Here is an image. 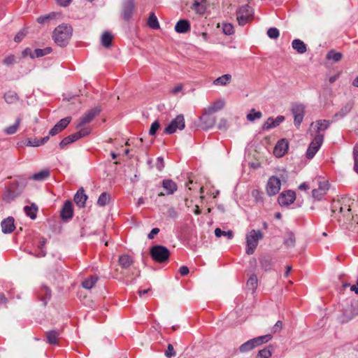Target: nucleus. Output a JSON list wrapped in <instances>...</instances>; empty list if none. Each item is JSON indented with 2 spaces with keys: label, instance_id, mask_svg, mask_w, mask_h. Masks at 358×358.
Instances as JSON below:
<instances>
[{
  "label": "nucleus",
  "instance_id": "obj_1",
  "mask_svg": "<svg viewBox=\"0 0 358 358\" xmlns=\"http://www.w3.org/2000/svg\"><path fill=\"white\" fill-rule=\"evenodd\" d=\"M72 34V27L68 24H62L55 29L52 33V38L57 45L64 47L69 43Z\"/></svg>",
  "mask_w": 358,
  "mask_h": 358
},
{
  "label": "nucleus",
  "instance_id": "obj_2",
  "mask_svg": "<svg viewBox=\"0 0 358 358\" xmlns=\"http://www.w3.org/2000/svg\"><path fill=\"white\" fill-rule=\"evenodd\" d=\"M24 187V185L22 182H12L6 192L3 194V200L6 203H10L22 194Z\"/></svg>",
  "mask_w": 358,
  "mask_h": 358
},
{
  "label": "nucleus",
  "instance_id": "obj_3",
  "mask_svg": "<svg viewBox=\"0 0 358 358\" xmlns=\"http://www.w3.org/2000/svg\"><path fill=\"white\" fill-rule=\"evenodd\" d=\"M263 238V234L260 230H251L246 235V249L245 252L250 255L255 252L258 245L259 241Z\"/></svg>",
  "mask_w": 358,
  "mask_h": 358
},
{
  "label": "nucleus",
  "instance_id": "obj_4",
  "mask_svg": "<svg viewBox=\"0 0 358 358\" xmlns=\"http://www.w3.org/2000/svg\"><path fill=\"white\" fill-rule=\"evenodd\" d=\"M150 254L152 259L157 263H164L170 257L169 250L161 245H156L150 248Z\"/></svg>",
  "mask_w": 358,
  "mask_h": 358
},
{
  "label": "nucleus",
  "instance_id": "obj_5",
  "mask_svg": "<svg viewBox=\"0 0 358 358\" xmlns=\"http://www.w3.org/2000/svg\"><path fill=\"white\" fill-rule=\"evenodd\" d=\"M253 16V9L246 4L239 8L236 13V18L239 25L244 26L250 21Z\"/></svg>",
  "mask_w": 358,
  "mask_h": 358
},
{
  "label": "nucleus",
  "instance_id": "obj_6",
  "mask_svg": "<svg viewBox=\"0 0 358 358\" xmlns=\"http://www.w3.org/2000/svg\"><path fill=\"white\" fill-rule=\"evenodd\" d=\"M185 127V124L184 116L182 115H178L167 125L164 129V133L166 134H172L178 129L182 130Z\"/></svg>",
  "mask_w": 358,
  "mask_h": 358
},
{
  "label": "nucleus",
  "instance_id": "obj_7",
  "mask_svg": "<svg viewBox=\"0 0 358 358\" xmlns=\"http://www.w3.org/2000/svg\"><path fill=\"white\" fill-rule=\"evenodd\" d=\"M324 141V134H316L314 137L313 141L310 143L309 147L308 148L306 152V157L308 159H312L320 148L321 147Z\"/></svg>",
  "mask_w": 358,
  "mask_h": 358
},
{
  "label": "nucleus",
  "instance_id": "obj_8",
  "mask_svg": "<svg viewBox=\"0 0 358 358\" xmlns=\"http://www.w3.org/2000/svg\"><path fill=\"white\" fill-rule=\"evenodd\" d=\"M101 111V107L96 106L87 110L78 120L76 128H80L84 124L91 122L96 116H97Z\"/></svg>",
  "mask_w": 358,
  "mask_h": 358
},
{
  "label": "nucleus",
  "instance_id": "obj_9",
  "mask_svg": "<svg viewBox=\"0 0 358 358\" xmlns=\"http://www.w3.org/2000/svg\"><path fill=\"white\" fill-rule=\"evenodd\" d=\"M292 113L294 116V123L296 127H299L303 120L305 115V106L301 103H295L292 105Z\"/></svg>",
  "mask_w": 358,
  "mask_h": 358
},
{
  "label": "nucleus",
  "instance_id": "obj_10",
  "mask_svg": "<svg viewBox=\"0 0 358 358\" xmlns=\"http://www.w3.org/2000/svg\"><path fill=\"white\" fill-rule=\"evenodd\" d=\"M280 180L276 176H271L267 182L266 191L268 195L273 196L278 194L280 189Z\"/></svg>",
  "mask_w": 358,
  "mask_h": 358
},
{
  "label": "nucleus",
  "instance_id": "obj_11",
  "mask_svg": "<svg viewBox=\"0 0 358 358\" xmlns=\"http://www.w3.org/2000/svg\"><path fill=\"white\" fill-rule=\"evenodd\" d=\"M135 8L134 0H123L122 17L125 21H128L133 15Z\"/></svg>",
  "mask_w": 358,
  "mask_h": 358
},
{
  "label": "nucleus",
  "instance_id": "obj_12",
  "mask_svg": "<svg viewBox=\"0 0 358 358\" xmlns=\"http://www.w3.org/2000/svg\"><path fill=\"white\" fill-rule=\"evenodd\" d=\"M296 199L295 192L292 190H287L282 192L278 196V203L281 206H287Z\"/></svg>",
  "mask_w": 358,
  "mask_h": 358
},
{
  "label": "nucleus",
  "instance_id": "obj_13",
  "mask_svg": "<svg viewBox=\"0 0 358 358\" xmlns=\"http://www.w3.org/2000/svg\"><path fill=\"white\" fill-rule=\"evenodd\" d=\"M213 114L210 113H208L206 110H204L200 120H201V127L203 129H208L212 128L215 124V117L212 115Z\"/></svg>",
  "mask_w": 358,
  "mask_h": 358
},
{
  "label": "nucleus",
  "instance_id": "obj_14",
  "mask_svg": "<svg viewBox=\"0 0 358 358\" xmlns=\"http://www.w3.org/2000/svg\"><path fill=\"white\" fill-rule=\"evenodd\" d=\"M71 117H66L60 120L49 131L48 136H55L63 131L71 121Z\"/></svg>",
  "mask_w": 358,
  "mask_h": 358
},
{
  "label": "nucleus",
  "instance_id": "obj_15",
  "mask_svg": "<svg viewBox=\"0 0 358 358\" xmlns=\"http://www.w3.org/2000/svg\"><path fill=\"white\" fill-rule=\"evenodd\" d=\"M73 215L72 203L71 201L67 200L64 202L60 212L61 218L64 220H70Z\"/></svg>",
  "mask_w": 358,
  "mask_h": 358
},
{
  "label": "nucleus",
  "instance_id": "obj_16",
  "mask_svg": "<svg viewBox=\"0 0 358 358\" xmlns=\"http://www.w3.org/2000/svg\"><path fill=\"white\" fill-rule=\"evenodd\" d=\"M285 120V117L282 115H279L276 118H273L270 117L267 119V120L264 122L262 126L263 130H269L272 128L278 127L280 123H282Z\"/></svg>",
  "mask_w": 358,
  "mask_h": 358
},
{
  "label": "nucleus",
  "instance_id": "obj_17",
  "mask_svg": "<svg viewBox=\"0 0 358 358\" xmlns=\"http://www.w3.org/2000/svg\"><path fill=\"white\" fill-rule=\"evenodd\" d=\"M288 149V143L285 139H281L275 145L273 153L277 157H282Z\"/></svg>",
  "mask_w": 358,
  "mask_h": 358
},
{
  "label": "nucleus",
  "instance_id": "obj_18",
  "mask_svg": "<svg viewBox=\"0 0 358 358\" xmlns=\"http://www.w3.org/2000/svg\"><path fill=\"white\" fill-rule=\"evenodd\" d=\"M14 222L15 220L13 217H8L2 220L1 223L2 232L4 234H10L13 232L15 229Z\"/></svg>",
  "mask_w": 358,
  "mask_h": 358
},
{
  "label": "nucleus",
  "instance_id": "obj_19",
  "mask_svg": "<svg viewBox=\"0 0 358 358\" xmlns=\"http://www.w3.org/2000/svg\"><path fill=\"white\" fill-rule=\"evenodd\" d=\"M208 8L207 0H194L191 7L199 15H203Z\"/></svg>",
  "mask_w": 358,
  "mask_h": 358
},
{
  "label": "nucleus",
  "instance_id": "obj_20",
  "mask_svg": "<svg viewBox=\"0 0 358 358\" xmlns=\"http://www.w3.org/2000/svg\"><path fill=\"white\" fill-rule=\"evenodd\" d=\"M87 199V196L85 194L83 187H80L74 196L75 203L78 207L83 208L85 206Z\"/></svg>",
  "mask_w": 358,
  "mask_h": 358
},
{
  "label": "nucleus",
  "instance_id": "obj_21",
  "mask_svg": "<svg viewBox=\"0 0 358 358\" xmlns=\"http://www.w3.org/2000/svg\"><path fill=\"white\" fill-rule=\"evenodd\" d=\"M191 29L190 22L187 20H180L175 26V31L179 34H185Z\"/></svg>",
  "mask_w": 358,
  "mask_h": 358
},
{
  "label": "nucleus",
  "instance_id": "obj_22",
  "mask_svg": "<svg viewBox=\"0 0 358 358\" xmlns=\"http://www.w3.org/2000/svg\"><path fill=\"white\" fill-rule=\"evenodd\" d=\"M38 297L43 301L44 306H46L48 301L51 298V290L47 286H42L38 291Z\"/></svg>",
  "mask_w": 358,
  "mask_h": 358
},
{
  "label": "nucleus",
  "instance_id": "obj_23",
  "mask_svg": "<svg viewBox=\"0 0 358 358\" xmlns=\"http://www.w3.org/2000/svg\"><path fill=\"white\" fill-rule=\"evenodd\" d=\"M259 262L262 268L265 271H268L272 269L273 265V259L268 255H264L259 258Z\"/></svg>",
  "mask_w": 358,
  "mask_h": 358
},
{
  "label": "nucleus",
  "instance_id": "obj_24",
  "mask_svg": "<svg viewBox=\"0 0 358 358\" xmlns=\"http://www.w3.org/2000/svg\"><path fill=\"white\" fill-rule=\"evenodd\" d=\"M162 187L166 190L167 194H173L178 188L176 183L171 179L164 180Z\"/></svg>",
  "mask_w": 358,
  "mask_h": 358
},
{
  "label": "nucleus",
  "instance_id": "obj_25",
  "mask_svg": "<svg viewBox=\"0 0 358 358\" xmlns=\"http://www.w3.org/2000/svg\"><path fill=\"white\" fill-rule=\"evenodd\" d=\"M38 210V208L34 203H32L30 206H25L24 207V211L26 215L29 217L31 220L36 218Z\"/></svg>",
  "mask_w": 358,
  "mask_h": 358
},
{
  "label": "nucleus",
  "instance_id": "obj_26",
  "mask_svg": "<svg viewBox=\"0 0 358 358\" xmlns=\"http://www.w3.org/2000/svg\"><path fill=\"white\" fill-rule=\"evenodd\" d=\"M353 107V103L352 102H348L344 106L341 108V109L336 113L334 116V119L338 120V118L344 117L347 114H348L350 110H352Z\"/></svg>",
  "mask_w": 358,
  "mask_h": 358
},
{
  "label": "nucleus",
  "instance_id": "obj_27",
  "mask_svg": "<svg viewBox=\"0 0 358 358\" xmlns=\"http://www.w3.org/2000/svg\"><path fill=\"white\" fill-rule=\"evenodd\" d=\"M49 138V136H46L42 138L41 139L27 138L26 141V145L31 147H38L46 143L48 141Z\"/></svg>",
  "mask_w": 358,
  "mask_h": 358
},
{
  "label": "nucleus",
  "instance_id": "obj_28",
  "mask_svg": "<svg viewBox=\"0 0 358 358\" xmlns=\"http://www.w3.org/2000/svg\"><path fill=\"white\" fill-rule=\"evenodd\" d=\"M292 46L299 54H303L307 51L306 45L300 39L293 40Z\"/></svg>",
  "mask_w": 358,
  "mask_h": 358
},
{
  "label": "nucleus",
  "instance_id": "obj_29",
  "mask_svg": "<svg viewBox=\"0 0 358 358\" xmlns=\"http://www.w3.org/2000/svg\"><path fill=\"white\" fill-rule=\"evenodd\" d=\"M60 335V331L57 330H51L46 332L47 342L50 345H56L57 343L58 338Z\"/></svg>",
  "mask_w": 358,
  "mask_h": 358
},
{
  "label": "nucleus",
  "instance_id": "obj_30",
  "mask_svg": "<svg viewBox=\"0 0 358 358\" xmlns=\"http://www.w3.org/2000/svg\"><path fill=\"white\" fill-rule=\"evenodd\" d=\"M118 263L122 268H128L133 264L134 260L131 256L128 255H123L119 257Z\"/></svg>",
  "mask_w": 358,
  "mask_h": 358
},
{
  "label": "nucleus",
  "instance_id": "obj_31",
  "mask_svg": "<svg viewBox=\"0 0 358 358\" xmlns=\"http://www.w3.org/2000/svg\"><path fill=\"white\" fill-rule=\"evenodd\" d=\"M225 105V102L222 99H220L217 101L213 102L210 106H209L206 110L208 113H214L224 108Z\"/></svg>",
  "mask_w": 358,
  "mask_h": 358
},
{
  "label": "nucleus",
  "instance_id": "obj_32",
  "mask_svg": "<svg viewBox=\"0 0 358 358\" xmlns=\"http://www.w3.org/2000/svg\"><path fill=\"white\" fill-rule=\"evenodd\" d=\"M98 280V276L90 275L89 278L83 281L82 286L85 289H90L95 285Z\"/></svg>",
  "mask_w": 358,
  "mask_h": 358
},
{
  "label": "nucleus",
  "instance_id": "obj_33",
  "mask_svg": "<svg viewBox=\"0 0 358 358\" xmlns=\"http://www.w3.org/2000/svg\"><path fill=\"white\" fill-rule=\"evenodd\" d=\"M343 58V54L340 52H336L334 50H330L327 55L326 59L327 60H331L334 62H338Z\"/></svg>",
  "mask_w": 358,
  "mask_h": 358
},
{
  "label": "nucleus",
  "instance_id": "obj_34",
  "mask_svg": "<svg viewBox=\"0 0 358 358\" xmlns=\"http://www.w3.org/2000/svg\"><path fill=\"white\" fill-rule=\"evenodd\" d=\"M4 99L6 102L8 104H13L16 103L19 100V96L14 91H8L5 93Z\"/></svg>",
  "mask_w": 358,
  "mask_h": 358
},
{
  "label": "nucleus",
  "instance_id": "obj_35",
  "mask_svg": "<svg viewBox=\"0 0 358 358\" xmlns=\"http://www.w3.org/2000/svg\"><path fill=\"white\" fill-rule=\"evenodd\" d=\"M113 36L109 31H105L101 36V42L103 47L109 48L112 45Z\"/></svg>",
  "mask_w": 358,
  "mask_h": 358
},
{
  "label": "nucleus",
  "instance_id": "obj_36",
  "mask_svg": "<svg viewBox=\"0 0 358 358\" xmlns=\"http://www.w3.org/2000/svg\"><path fill=\"white\" fill-rule=\"evenodd\" d=\"M257 283L258 280L257 275L255 274H252L248 280L246 282V287L248 289L251 290L252 292H254L257 287Z\"/></svg>",
  "mask_w": 358,
  "mask_h": 358
},
{
  "label": "nucleus",
  "instance_id": "obj_37",
  "mask_svg": "<svg viewBox=\"0 0 358 358\" xmlns=\"http://www.w3.org/2000/svg\"><path fill=\"white\" fill-rule=\"evenodd\" d=\"M273 346L269 345L260 350L257 355V358H270L272 355Z\"/></svg>",
  "mask_w": 358,
  "mask_h": 358
},
{
  "label": "nucleus",
  "instance_id": "obj_38",
  "mask_svg": "<svg viewBox=\"0 0 358 358\" xmlns=\"http://www.w3.org/2000/svg\"><path fill=\"white\" fill-rule=\"evenodd\" d=\"M295 236L293 232L289 231L287 233L284 238V245L288 248H292L295 245Z\"/></svg>",
  "mask_w": 358,
  "mask_h": 358
},
{
  "label": "nucleus",
  "instance_id": "obj_39",
  "mask_svg": "<svg viewBox=\"0 0 358 358\" xmlns=\"http://www.w3.org/2000/svg\"><path fill=\"white\" fill-rule=\"evenodd\" d=\"M231 80V76L230 74H224L213 81V84L215 85L224 86L230 82Z\"/></svg>",
  "mask_w": 358,
  "mask_h": 358
},
{
  "label": "nucleus",
  "instance_id": "obj_40",
  "mask_svg": "<svg viewBox=\"0 0 358 358\" xmlns=\"http://www.w3.org/2000/svg\"><path fill=\"white\" fill-rule=\"evenodd\" d=\"M78 140L77 136L76 134H72L64 138L62 140V141L59 143V147L63 149L66 145H69L71 143L75 142L76 141Z\"/></svg>",
  "mask_w": 358,
  "mask_h": 358
},
{
  "label": "nucleus",
  "instance_id": "obj_41",
  "mask_svg": "<svg viewBox=\"0 0 358 358\" xmlns=\"http://www.w3.org/2000/svg\"><path fill=\"white\" fill-rule=\"evenodd\" d=\"M51 52L52 48L49 47L43 49L38 48L34 50L33 55H31V58L34 59L35 57H41L50 54Z\"/></svg>",
  "mask_w": 358,
  "mask_h": 358
},
{
  "label": "nucleus",
  "instance_id": "obj_42",
  "mask_svg": "<svg viewBox=\"0 0 358 358\" xmlns=\"http://www.w3.org/2000/svg\"><path fill=\"white\" fill-rule=\"evenodd\" d=\"M317 134H321V131L327 129L330 126V122L326 120H320L316 121Z\"/></svg>",
  "mask_w": 358,
  "mask_h": 358
},
{
  "label": "nucleus",
  "instance_id": "obj_43",
  "mask_svg": "<svg viewBox=\"0 0 358 358\" xmlns=\"http://www.w3.org/2000/svg\"><path fill=\"white\" fill-rule=\"evenodd\" d=\"M148 24L150 28L153 29H157L159 28V23L154 13H151L150 14L148 20Z\"/></svg>",
  "mask_w": 358,
  "mask_h": 358
},
{
  "label": "nucleus",
  "instance_id": "obj_44",
  "mask_svg": "<svg viewBox=\"0 0 358 358\" xmlns=\"http://www.w3.org/2000/svg\"><path fill=\"white\" fill-rule=\"evenodd\" d=\"M50 176V171L48 170H43L38 173H34L31 178L36 181H41L47 179Z\"/></svg>",
  "mask_w": 358,
  "mask_h": 358
},
{
  "label": "nucleus",
  "instance_id": "obj_45",
  "mask_svg": "<svg viewBox=\"0 0 358 358\" xmlns=\"http://www.w3.org/2000/svg\"><path fill=\"white\" fill-rule=\"evenodd\" d=\"M21 120H22L21 117H18L16 119L15 123L13 125H10V126L6 127L4 129V132L9 135L15 134L19 127V125L21 122Z\"/></svg>",
  "mask_w": 358,
  "mask_h": 358
},
{
  "label": "nucleus",
  "instance_id": "obj_46",
  "mask_svg": "<svg viewBox=\"0 0 358 358\" xmlns=\"http://www.w3.org/2000/svg\"><path fill=\"white\" fill-rule=\"evenodd\" d=\"M215 235L218 238L225 236L227 239H231L234 237V233L232 231H222L220 228L215 229Z\"/></svg>",
  "mask_w": 358,
  "mask_h": 358
},
{
  "label": "nucleus",
  "instance_id": "obj_47",
  "mask_svg": "<svg viewBox=\"0 0 358 358\" xmlns=\"http://www.w3.org/2000/svg\"><path fill=\"white\" fill-rule=\"evenodd\" d=\"M56 17V13H50L45 15H42L37 17L36 21L39 24H45L48 22L50 20L55 19Z\"/></svg>",
  "mask_w": 358,
  "mask_h": 358
},
{
  "label": "nucleus",
  "instance_id": "obj_48",
  "mask_svg": "<svg viewBox=\"0 0 358 358\" xmlns=\"http://www.w3.org/2000/svg\"><path fill=\"white\" fill-rule=\"evenodd\" d=\"M110 195L107 192H103L99 196L97 204L99 206H105L110 201Z\"/></svg>",
  "mask_w": 358,
  "mask_h": 358
},
{
  "label": "nucleus",
  "instance_id": "obj_49",
  "mask_svg": "<svg viewBox=\"0 0 358 358\" xmlns=\"http://www.w3.org/2000/svg\"><path fill=\"white\" fill-rule=\"evenodd\" d=\"M262 116V113L260 111H256L255 109L252 108L250 113L247 115V120L250 122H253L257 119H260Z\"/></svg>",
  "mask_w": 358,
  "mask_h": 358
},
{
  "label": "nucleus",
  "instance_id": "obj_50",
  "mask_svg": "<svg viewBox=\"0 0 358 358\" xmlns=\"http://www.w3.org/2000/svg\"><path fill=\"white\" fill-rule=\"evenodd\" d=\"M47 242V239L45 238H41L40 241H39V243L38 245V248L40 249V252L38 254H37L36 256L37 257H45V255H46V251L44 249V246L45 245Z\"/></svg>",
  "mask_w": 358,
  "mask_h": 358
},
{
  "label": "nucleus",
  "instance_id": "obj_51",
  "mask_svg": "<svg viewBox=\"0 0 358 358\" xmlns=\"http://www.w3.org/2000/svg\"><path fill=\"white\" fill-rule=\"evenodd\" d=\"M222 31L224 34L228 36L232 35L234 33V27L231 23H223Z\"/></svg>",
  "mask_w": 358,
  "mask_h": 358
},
{
  "label": "nucleus",
  "instance_id": "obj_52",
  "mask_svg": "<svg viewBox=\"0 0 358 358\" xmlns=\"http://www.w3.org/2000/svg\"><path fill=\"white\" fill-rule=\"evenodd\" d=\"M79 129H80V130L78 132L75 133L78 137V139H80L82 137H85V136L89 135L91 132L90 129L88 127L82 128V127H81Z\"/></svg>",
  "mask_w": 358,
  "mask_h": 358
},
{
  "label": "nucleus",
  "instance_id": "obj_53",
  "mask_svg": "<svg viewBox=\"0 0 358 358\" xmlns=\"http://www.w3.org/2000/svg\"><path fill=\"white\" fill-rule=\"evenodd\" d=\"M267 35L269 38L272 39H276L279 37L280 32L277 28L271 27L268 29Z\"/></svg>",
  "mask_w": 358,
  "mask_h": 358
},
{
  "label": "nucleus",
  "instance_id": "obj_54",
  "mask_svg": "<svg viewBox=\"0 0 358 358\" xmlns=\"http://www.w3.org/2000/svg\"><path fill=\"white\" fill-rule=\"evenodd\" d=\"M254 348L252 346V344L250 341V340L246 341L245 343H243L240 347H239V350L240 352H248L251 350H252Z\"/></svg>",
  "mask_w": 358,
  "mask_h": 358
},
{
  "label": "nucleus",
  "instance_id": "obj_55",
  "mask_svg": "<svg viewBox=\"0 0 358 358\" xmlns=\"http://www.w3.org/2000/svg\"><path fill=\"white\" fill-rule=\"evenodd\" d=\"M16 62V57L13 55H8L3 60V64L6 66H11Z\"/></svg>",
  "mask_w": 358,
  "mask_h": 358
},
{
  "label": "nucleus",
  "instance_id": "obj_56",
  "mask_svg": "<svg viewBox=\"0 0 358 358\" xmlns=\"http://www.w3.org/2000/svg\"><path fill=\"white\" fill-rule=\"evenodd\" d=\"M159 122L157 120L155 121L150 126L149 134L150 136H155L157 130L159 129Z\"/></svg>",
  "mask_w": 358,
  "mask_h": 358
},
{
  "label": "nucleus",
  "instance_id": "obj_57",
  "mask_svg": "<svg viewBox=\"0 0 358 358\" xmlns=\"http://www.w3.org/2000/svg\"><path fill=\"white\" fill-rule=\"evenodd\" d=\"M257 338V340L259 342L260 345H262V344L266 343L268 342L269 341H271L273 338V336L271 334H266L264 336H258Z\"/></svg>",
  "mask_w": 358,
  "mask_h": 358
},
{
  "label": "nucleus",
  "instance_id": "obj_58",
  "mask_svg": "<svg viewBox=\"0 0 358 358\" xmlns=\"http://www.w3.org/2000/svg\"><path fill=\"white\" fill-rule=\"evenodd\" d=\"M322 194H325L327 191L329 189V183L327 181L320 182L319 187L317 188Z\"/></svg>",
  "mask_w": 358,
  "mask_h": 358
},
{
  "label": "nucleus",
  "instance_id": "obj_59",
  "mask_svg": "<svg viewBox=\"0 0 358 358\" xmlns=\"http://www.w3.org/2000/svg\"><path fill=\"white\" fill-rule=\"evenodd\" d=\"M339 210V213H343L344 208L340 203V201H338L336 202H334L331 207V211L333 213H335L337 210Z\"/></svg>",
  "mask_w": 358,
  "mask_h": 358
},
{
  "label": "nucleus",
  "instance_id": "obj_60",
  "mask_svg": "<svg viewBox=\"0 0 358 358\" xmlns=\"http://www.w3.org/2000/svg\"><path fill=\"white\" fill-rule=\"evenodd\" d=\"M350 210L351 209L350 208H348L347 210H346V212L345 214L342 215V216H339L338 218V220L339 222H342L343 223H345V217H346V220H350L351 218V215H350Z\"/></svg>",
  "mask_w": 358,
  "mask_h": 358
},
{
  "label": "nucleus",
  "instance_id": "obj_61",
  "mask_svg": "<svg viewBox=\"0 0 358 358\" xmlns=\"http://www.w3.org/2000/svg\"><path fill=\"white\" fill-rule=\"evenodd\" d=\"M166 357L171 358L172 357H174L176 355V352L173 349V346L172 344H169L167 346V350L165 352Z\"/></svg>",
  "mask_w": 358,
  "mask_h": 358
},
{
  "label": "nucleus",
  "instance_id": "obj_62",
  "mask_svg": "<svg viewBox=\"0 0 358 358\" xmlns=\"http://www.w3.org/2000/svg\"><path fill=\"white\" fill-rule=\"evenodd\" d=\"M313 197L318 201L321 200L324 194H322L318 189L312 191Z\"/></svg>",
  "mask_w": 358,
  "mask_h": 358
},
{
  "label": "nucleus",
  "instance_id": "obj_63",
  "mask_svg": "<svg viewBox=\"0 0 358 358\" xmlns=\"http://www.w3.org/2000/svg\"><path fill=\"white\" fill-rule=\"evenodd\" d=\"M282 327V321L278 320L275 324V325L273 327L272 332L273 333L278 332V331H280L281 330Z\"/></svg>",
  "mask_w": 358,
  "mask_h": 358
},
{
  "label": "nucleus",
  "instance_id": "obj_64",
  "mask_svg": "<svg viewBox=\"0 0 358 358\" xmlns=\"http://www.w3.org/2000/svg\"><path fill=\"white\" fill-rule=\"evenodd\" d=\"M157 164H156V166H157L158 170L162 171V169L164 167V164L163 158L159 157L157 158Z\"/></svg>",
  "mask_w": 358,
  "mask_h": 358
}]
</instances>
